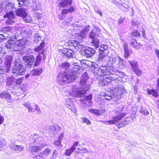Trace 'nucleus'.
I'll use <instances>...</instances> for the list:
<instances>
[{
    "label": "nucleus",
    "instance_id": "12",
    "mask_svg": "<svg viewBox=\"0 0 159 159\" xmlns=\"http://www.w3.org/2000/svg\"><path fill=\"white\" fill-rule=\"evenodd\" d=\"M0 98L6 99L7 102H11V94L5 91L0 93Z\"/></svg>",
    "mask_w": 159,
    "mask_h": 159
},
{
    "label": "nucleus",
    "instance_id": "47",
    "mask_svg": "<svg viewBox=\"0 0 159 159\" xmlns=\"http://www.w3.org/2000/svg\"><path fill=\"white\" fill-rule=\"evenodd\" d=\"M23 77H21L17 79L16 80V83L17 84L20 85L23 82Z\"/></svg>",
    "mask_w": 159,
    "mask_h": 159
},
{
    "label": "nucleus",
    "instance_id": "22",
    "mask_svg": "<svg viewBox=\"0 0 159 159\" xmlns=\"http://www.w3.org/2000/svg\"><path fill=\"white\" fill-rule=\"evenodd\" d=\"M63 137V134H61L58 136V140L54 142L53 144L56 147L61 146V140Z\"/></svg>",
    "mask_w": 159,
    "mask_h": 159
},
{
    "label": "nucleus",
    "instance_id": "60",
    "mask_svg": "<svg viewBox=\"0 0 159 159\" xmlns=\"http://www.w3.org/2000/svg\"><path fill=\"white\" fill-rule=\"evenodd\" d=\"M4 145V144L3 143V140L2 139H0V148L2 147Z\"/></svg>",
    "mask_w": 159,
    "mask_h": 159
},
{
    "label": "nucleus",
    "instance_id": "32",
    "mask_svg": "<svg viewBox=\"0 0 159 159\" xmlns=\"http://www.w3.org/2000/svg\"><path fill=\"white\" fill-rule=\"evenodd\" d=\"M127 124V121L126 120L121 121L117 123L116 125L118 128H121L125 126Z\"/></svg>",
    "mask_w": 159,
    "mask_h": 159
},
{
    "label": "nucleus",
    "instance_id": "11",
    "mask_svg": "<svg viewBox=\"0 0 159 159\" xmlns=\"http://www.w3.org/2000/svg\"><path fill=\"white\" fill-rule=\"evenodd\" d=\"M99 69L102 73V75L103 76L110 75L111 72L109 69V67L106 66H101Z\"/></svg>",
    "mask_w": 159,
    "mask_h": 159
},
{
    "label": "nucleus",
    "instance_id": "64",
    "mask_svg": "<svg viewBox=\"0 0 159 159\" xmlns=\"http://www.w3.org/2000/svg\"><path fill=\"white\" fill-rule=\"evenodd\" d=\"M124 20V19H122L121 17L118 20V23L119 24L122 23Z\"/></svg>",
    "mask_w": 159,
    "mask_h": 159
},
{
    "label": "nucleus",
    "instance_id": "48",
    "mask_svg": "<svg viewBox=\"0 0 159 159\" xmlns=\"http://www.w3.org/2000/svg\"><path fill=\"white\" fill-rule=\"evenodd\" d=\"M23 146L16 145V146L15 149L16 151H21L23 150Z\"/></svg>",
    "mask_w": 159,
    "mask_h": 159
},
{
    "label": "nucleus",
    "instance_id": "63",
    "mask_svg": "<svg viewBox=\"0 0 159 159\" xmlns=\"http://www.w3.org/2000/svg\"><path fill=\"white\" fill-rule=\"evenodd\" d=\"M27 108L28 109L29 111H34V109H33L32 107L30 106H28Z\"/></svg>",
    "mask_w": 159,
    "mask_h": 159
},
{
    "label": "nucleus",
    "instance_id": "55",
    "mask_svg": "<svg viewBox=\"0 0 159 159\" xmlns=\"http://www.w3.org/2000/svg\"><path fill=\"white\" fill-rule=\"evenodd\" d=\"M79 143L78 141H76L74 143L73 145L71 147L73 148V149L75 150L76 148L75 147L77 146L78 145Z\"/></svg>",
    "mask_w": 159,
    "mask_h": 159
},
{
    "label": "nucleus",
    "instance_id": "41",
    "mask_svg": "<svg viewBox=\"0 0 159 159\" xmlns=\"http://www.w3.org/2000/svg\"><path fill=\"white\" fill-rule=\"evenodd\" d=\"M82 120H83V122L84 123H86L87 125H90L91 122L87 118L85 117H82L81 118Z\"/></svg>",
    "mask_w": 159,
    "mask_h": 159
},
{
    "label": "nucleus",
    "instance_id": "50",
    "mask_svg": "<svg viewBox=\"0 0 159 159\" xmlns=\"http://www.w3.org/2000/svg\"><path fill=\"white\" fill-rule=\"evenodd\" d=\"M38 144L39 145V147L41 148H44L47 146V145L45 142L43 141V140L42 142H40V143Z\"/></svg>",
    "mask_w": 159,
    "mask_h": 159
},
{
    "label": "nucleus",
    "instance_id": "7",
    "mask_svg": "<svg viewBox=\"0 0 159 159\" xmlns=\"http://www.w3.org/2000/svg\"><path fill=\"white\" fill-rule=\"evenodd\" d=\"M51 150L50 148H45L44 151L40 152L38 155L35 157V159H44L51 153Z\"/></svg>",
    "mask_w": 159,
    "mask_h": 159
},
{
    "label": "nucleus",
    "instance_id": "49",
    "mask_svg": "<svg viewBox=\"0 0 159 159\" xmlns=\"http://www.w3.org/2000/svg\"><path fill=\"white\" fill-rule=\"evenodd\" d=\"M6 53L4 48L0 47V56H2Z\"/></svg>",
    "mask_w": 159,
    "mask_h": 159
},
{
    "label": "nucleus",
    "instance_id": "20",
    "mask_svg": "<svg viewBox=\"0 0 159 159\" xmlns=\"http://www.w3.org/2000/svg\"><path fill=\"white\" fill-rule=\"evenodd\" d=\"M1 32L5 35H6L7 34H11V27H6L3 28L1 30ZM7 38H10L11 35L8 34L7 36H6Z\"/></svg>",
    "mask_w": 159,
    "mask_h": 159
},
{
    "label": "nucleus",
    "instance_id": "35",
    "mask_svg": "<svg viewBox=\"0 0 159 159\" xmlns=\"http://www.w3.org/2000/svg\"><path fill=\"white\" fill-rule=\"evenodd\" d=\"M74 150L73 148L71 147L70 148L66 150L65 154L68 156H70Z\"/></svg>",
    "mask_w": 159,
    "mask_h": 159
},
{
    "label": "nucleus",
    "instance_id": "29",
    "mask_svg": "<svg viewBox=\"0 0 159 159\" xmlns=\"http://www.w3.org/2000/svg\"><path fill=\"white\" fill-rule=\"evenodd\" d=\"M129 63L133 70L134 69L138 67L137 62L135 61L134 60H133L132 61H129Z\"/></svg>",
    "mask_w": 159,
    "mask_h": 159
},
{
    "label": "nucleus",
    "instance_id": "5",
    "mask_svg": "<svg viewBox=\"0 0 159 159\" xmlns=\"http://www.w3.org/2000/svg\"><path fill=\"white\" fill-rule=\"evenodd\" d=\"M75 10V7L73 6H70L68 9L64 8L62 9L60 15H58V17L60 20H62L63 18L66 17V15L70 13L74 12Z\"/></svg>",
    "mask_w": 159,
    "mask_h": 159
},
{
    "label": "nucleus",
    "instance_id": "30",
    "mask_svg": "<svg viewBox=\"0 0 159 159\" xmlns=\"http://www.w3.org/2000/svg\"><path fill=\"white\" fill-rule=\"evenodd\" d=\"M156 91H157L154 89H148L147 90V93L148 95L152 94L153 96L157 97L158 96V94Z\"/></svg>",
    "mask_w": 159,
    "mask_h": 159
},
{
    "label": "nucleus",
    "instance_id": "37",
    "mask_svg": "<svg viewBox=\"0 0 159 159\" xmlns=\"http://www.w3.org/2000/svg\"><path fill=\"white\" fill-rule=\"evenodd\" d=\"M25 22L26 23H30L32 20L31 17L28 14L24 18H23Z\"/></svg>",
    "mask_w": 159,
    "mask_h": 159
},
{
    "label": "nucleus",
    "instance_id": "4",
    "mask_svg": "<svg viewBox=\"0 0 159 159\" xmlns=\"http://www.w3.org/2000/svg\"><path fill=\"white\" fill-rule=\"evenodd\" d=\"M58 53L63 57L70 58L73 57L74 52L70 49L63 48L59 50Z\"/></svg>",
    "mask_w": 159,
    "mask_h": 159
},
{
    "label": "nucleus",
    "instance_id": "58",
    "mask_svg": "<svg viewBox=\"0 0 159 159\" xmlns=\"http://www.w3.org/2000/svg\"><path fill=\"white\" fill-rule=\"evenodd\" d=\"M155 52L158 59L159 60V50L158 49H156L155 50Z\"/></svg>",
    "mask_w": 159,
    "mask_h": 159
},
{
    "label": "nucleus",
    "instance_id": "25",
    "mask_svg": "<svg viewBox=\"0 0 159 159\" xmlns=\"http://www.w3.org/2000/svg\"><path fill=\"white\" fill-rule=\"evenodd\" d=\"M43 69L42 68L38 69H34L32 70L31 71V74L32 75H39L42 72Z\"/></svg>",
    "mask_w": 159,
    "mask_h": 159
},
{
    "label": "nucleus",
    "instance_id": "46",
    "mask_svg": "<svg viewBox=\"0 0 159 159\" xmlns=\"http://www.w3.org/2000/svg\"><path fill=\"white\" fill-rule=\"evenodd\" d=\"M35 38L34 41L35 43H38L39 41L41 40V37L39 36L38 34H36L35 35Z\"/></svg>",
    "mask_w": 159,
    "mask_h": 159
},
{
    "label": "nucleus",
    "instance_id": "33",
    "mask_svg": "<svg viewBox=\"0 0 159 159\" xmlns=\"http://www.w3.org/2000/svg\"><path fill=\"white\" fill-rule=\"evenodd\" d=\"M91 44L95 48H97L99 46V40L97 38L93 39L91 41Z\"/></svg>",
    "mask_w": 159,
    "mask_h": 159
},
{
    "label": "nucleus",
    "instance_id": "15",
    "mask_svg": "<svg viewBox=\"0 0 159 159\" xmlns=\"http://www.w3.org/2000/svg\"><path fill=\"white\" fill-rule=\"evenodd\" d=\"M95 52L94 49L89 47L84 50V55L87 57H90L95 53Z\"/></svg>",
    "mask_w": 159,
    "mask_h": 159
},
{
    "label": "nucleus",
    "instance_id": "3",
    "mask_svg": "<svg viewBox=\"0 0 159 159\" xmlns=\"http://www.w3.org/2000/svg\"><path fill=\"white\" fill-rule=\"evenodd\" d=\"M127 114L126 112H123L121 111H116L115 115L112 117V119L109 120L107 122L109 124H114L117 121H119L125 117Z\"/></svg>",
    "mask_w": 159,
    "mask_h": 159
},
{
    "label": "nucleus",
    "instance_id": "43",
    "mask_svg": "<svg viewBox=\"0 0 159 159\" xmlns=\"http://www.w3.org/2000/svg\"><path fill=\"white\" fill-rule=\"evenodd\" d=\"M78 149L80 150L79 152L82 154L83 153H87L88 152V150L86 148H84L82 149ZM79 152H75L77 154H78Z\"/></svg>",
    "mask_w": 159,
    "mask_h": 159
},
{
    "label": "nucleus",
    "instance_id": "17",
    "mask_svg": "<svg viewBox=\"0 0 159 159\" xmlns=\"http://www.w3.org/2000/svg\"><path fill=\"white\" fill-rule=\"evenodd\" d=\"M71 77V76L63 74L58 77V79H59V81L64 83L67 82L69 79H70Z\"/></svg>",
    "mask_w": 159,
    "mask_h": 159
},
{
    "label": "nucleus",
    "instance_id": "42",
    "mask_svg": "<svg viewBox=\"0 0 159 159\" xmlns=\"http://www.w3.org/2000/svg\"><path fill=\"white\" fill-rule=\"evenodd\" d=\"M113 3L117 7H119L121 5V0H113Z\"/></svg>",
    "mask_w": 159,
    "mask_h": 159
},
{
    "label": "nucleus",
    "instance_id": "57",
    "mask_svg": "<svg viewBox=\"0 0 159 159\" xmlns=\"http://www.w3.org/2000/svg\"><path fill=\"white\" fill-rule=\"evenodd\" d=\"M92 98V96L91 94H89L86 97V101H90L91 100Z\"/></svg>",
    "mask_w": 159,
    "mask_h": 159
},
{
    "label": "nucleus",
    "instance_id": "28",
    "mask_svg": "<svg viewBox=\"0 0 159 159\" xmlns=\"http://www.w3.org/2000/svg\"><path fill=\"white\" fill-rule=\"evenodd\" d=\"M34 143H35L36 144H39L40 142H42L43 139L41 137L37 135H35L34 136Z\"/></svg>",
    "mask_w": 159,
    "mask_h": 159
},
{
    "label": "nucleus",
    "instance_id": "27",
    "mask_svg": "<svg viewBox=\"0 0 159 159\" xmlns=\"http://www.w3.org/2000/svg\"><path fill=\"white\" fill-rule=\"evenodd\" d=\"M68 46L75 47L79 44V42L76 40H70L67 43Z\"/></svg>",
    "mask_w": 159,
    "mask_h": 159
},
{
    "label": "nucleus",
    "instance_id": "24",
    "mask_svg": "<svg viewBox=\"0 0 159 159\" xmlns=\"http://www.w3.org/2000/svg\"><path fill=\"white\" fill-rule=\"evenodd\" d=\"M107 55L104 52V51L103 50H99V54L98 55V61H102L104 59Z\"/></svg>",
    "mask_w": 159,
    "mask_h": 159
},
{
    "label": "nucleus",
    "instance_id": "59",
    "mask_svg": "<svg viewBox=\"0 0 159 159\" xmlns=\"http://www.w3.org/2000/svg\"><path fill=\"white\" fill-rule=\"evenodd\" d=\"M40 62V61H39L35 60V61L34 62V66H37L39 64Z\"/></svg>",
    "mask_w": 159,
    "mask_h": 159
},
{
    "label": "nucleus",
    "instance_id": "36",
    "mask_svg": "<svg viewBox=\"0 0 159 159\" xmlns=\"http://www.w3.org/2000/svg\"><path fill=\"white\" fill-rule=\"evenodd\" d=\"M129 5L125 3H123L119 7V8L122 10L126 11L129 8Z\"/></svg>",
    "mask_w": 159,
    "mask_h": 159
},
{
    "label": "nucleus",
    "instance_id": "1",
    "mask_svg": "<svg viewBox=\"0 0 159 159\" xmlns=\"http://www.w3.org/2000/svg\"><path fill=\"white\" fill-rule=\"evenodd\" d=\"M25 45V41L24 39L16 41L11 38L5 44L7 48L11 49L14 51H20L23 49Z\"/></svg>",
    "mask_w": 159,
    "mask_h": 159
},
{
    "label": "nucleus",
    "instance_id": "38",
    "mask_svg": "<svg viewBox=\"0 0 159 159\" xmlns=\"http://www.w3.org/2000/svg\"><path fill=\"white\" fill-rule=\"evenodd\" d=\"M68 108L75 114H76L77 113V111L75 106L72 104L69 105Z\"/></svg>",
    "mask_w": 159,
    "mask_h": 159
},
{
    "label": "nucleus",
    "instance_id": "6",
    "mask_svg": "<svg viewBox=\"0 0 159 159\" xmlns=\"http://www.w3.org/2000/svg\"><path fill=\"white\" fill-rule=\"evenodd\" d=\"M23 59L25 65L28 67L31 66L34 61V57L33 55L25 56L23 57Z\"/></svg>",
    "mask_w": 159,
    "mask_h": 159
},
{
    "label": "nucleus",
    "instance_id": "16",
    "mask_svg": "<svg viewBox=\"0 0 159 159\" xmlns=\"http://www.w3.org/2000/svg\"><path fill=\"white\" fill-rule=\"evenodd\" d=\"M113 75L115 77V78H114L116 82L119 83L124 77V73L123 72L119 71L117 72L116 74H114Z\"/></svg>",
    "mask_w": 159,
    "mask_h": 159
},
{
    "label": "nucleus",
    "instance_id": "40",
    "mask_svg": "<svg viewBox=\"0 0 159 159\" xmlns=\"http://www.w3.org/2000/svg\"><path fill=\"white\" fill-rule=\"evenodd\" d=\"M40 6L39 4H36L35 3L33 5V11L38 10L40 9Z\"/></svg>",
    "mask_w": 159,
    "mask_h": 159
},
{
    "label": "nucleus",
    "instance_id": "39",
    "mask_svg": "<svg viewBox=\"0 0 159 159\" xmlns=\"http://www.w3.org/2000/svg\"><path fill=\"white\" fill-rule=\"evenodd\" d=\"M133 71L138 76H140L142 73V71L138 67L134 69Z\"/></svg>",
    "mask_w": 159,
    "mask_h": 159
},
{
    "label": "nucleus",
    "instance_id": "34",
    "mask_svg": "<svg viewBox=\"0 0 159 159\" xmlns=\"http://www.w3.org/2000/svg\"><path fill=\"white\" fill-rule=\"evenodd\" d=\"M40 148L39 146H33L30 147V152L31 153H36L39 151Z\"/></svg>",
    "mask_w": 159,
    "mask_h": 159
},
{
    "label": "nucleus",
    "instance_id": "18",
    "mask_svg": "<svg viewBox=\"0 0 159 159\" xmlns=\"http://www.w3.org/2000/svg\"><path fill=\"white\" fill-rule=\"evenodd\" d=\"M16 15L18 16L24 18L26 16L27 13L25 11L24 9L19 8L16 11Z\"/></svg>",
    "mask_w": 159,
    "mask_h": 159
},
{
    "label": "nucleus",
    "instance_id": "52",
    "mask_svg": "<svg viewBox=\"0 0 159 159\" xmlns=\"http://www.w3.org/2000/svg\"><path fill=\"white\" fill-rule=\"evenodd\" d=\"M5 72H6V69L3 66H0V74H4Z\"/></svg>",
    "mask_w": 159,
    "mask_h": 159
},
{
    "label": "nucleus",
    "instance_id": "51",
    "mask_svg": "<svg viewBox=\"0 0 159 159\" xmlns=\"http://www.w3.org/2000/svg\"><path fill=\"white\" fill-rule=\"evenodd\" d=\"M27 0H17L20 7H21L24 5L25 2H26Z\"/></svg>",
    "mask_w": 159,
    "mask_h": 159
},
{
    "label": "nucleus",
    "instance_id": "13",
    "mask_svg": "<svg viewBox=\"0 0 159 159\" xmlns=\"http://www.w3.org/2000/svg\"><path fill=\"white\" fill-rule=\"evenodd\" d=\"M89 111L95 115L100 116L102 115L105 112V110L104 109L102 108H100L99 109H90L89 110Z\"/></svg>",
    "mask_w": 159,
    "mask_h": 159
},
{
    "label": "nucleus",
    "instance_id": "10",
    "mask_svg": "<svg viewBox=\"0 0 159 159\" xmlns=\"http://www.w3.org/2000/svg\"><path fill=\"white\" fill-rule=\"evenodd\" d=\"M86 92V91L84 89L80 90L78 89H75L74 90H72L71 93L73 96L75 98L80 97L82 95L85 94Z\"/></svg>",
    "mask_w": 159,
    "mask_h": 159
},
{
    "label": "nucleus",
    "instance_id": "31",
    "mask_svg": "<svg viewBox=\"0 0 159 159\" xmlns=\"http://www.w3.org/2000/svg\"><path fill=\"white\" fill-rule=\"evenodd\" d=\"M131 35L132 37H140L141 36V34L140 32L137 30H134L131 33Z\"/></svg>",
    "mask_w": 159,
    "mask_h": 159
},
{
    "label": "nucleus",
    "instance_id": "2",
    "mask_svg": "<svg viewBox=\"0 0 159 159\" xmlns=\"http://www.w3.org/2000/svg\"><path fill=\"white\" fill-rule=\"evenodd\" d=\"M25 71V69L23 66L19 63H16L12 69V72L15 76L23 75Z\"/></svg>",
    "mask_w": 159,
    "mask_h": 159
},
{
    "label": "nucleus",
    "instance_id": "8",
    "mask_svg": "<svg viewBox=\"0 0 159 159\" xmlns=\"http://www.w3.org/2000/svg\"><path fill=\"white\" fill-rule=\"evenodd\" d=\"M5 18H7L8 19L6 21V23L7 24L11 25L14 23L13 19H14V15L12 11H10L6 13L4 16Z\"/></svg>",
    "mask_w": 159,
    "mask_h": 159
},
{
    "label": "nucleus",
    "instance_id": "53",
    "mask_svg": "<svg viewBox=\"0 0 159 159\" xmlns=\"http://www.w3.org/2000/svg\"><path fill=\"white\" fill-rule=\"evenodd\" d=\"M95 33L93 32H91L89 34V37L92 39L93 40L94 39H96L95 38Z\"/></svg>",
    "mask_w": 159,
    "mask_h": 159
},
{
    "label": "nucleus",
    "instance_id": "26",
    "mask_svg": "<svg viewBox=\"0 0 159 159\" xmlns=\"http://www.w3.org/2000/svg\"><path fill=\"white\" fill-rule=\"evenodd\" d=\"M45 45V43L43 41H42L40 45L38 47L35 48L34 49V51L35 52H39L43 50Z\"/></svg>",
    "mask_w": 159,
    "mask_h": 159
},
{
    "label": "nucleus",
    "instance_id": "45",
    "mask_svg": "<svg viewBox=\"0 0 159 159\" xmlns=\"http://www.w3.org/2000/svg\"><path fill=\"white\" fill-rule=\"evenodd\" d=\"M12 61V58L11 56H7L5 59V63L11 64Z\"/></svg>",
    "mask_w": 159,
    "mask_h": 159
},
{
    "label": "nucleus",
    "instance_id": "62",
    "mask_svg": "<svg viewBox=\"0 0 159 159\" xmlns=\"http://www.w3.org/2000/svg\"><path fill=\"white\" fill-rule=\"evenodd\" d=\"M4 39V36L2 34H0V42L2 41Z\"/></svg>",
    "mask_w": 159,
    "mask_h": 159
},
{
    "label": "nucleus",
    "instance_id": "44",
    "mask_svg": "<svg viewBox=\"0 0 159 159\" xmlns=\"http://www.w3.org/2000/svg\"><path fill=\"white\" fill-rule=\"evenodd\" d=\"M11 64L5 63V66L4 67L6 69V72H8L10 68Z\"/></svg>",
    "mask_w": 159,
    "mask_h": 159
},
{
    "label": "nucleus",
    "instance_id": "23",
    "mask_svg": "<svg viewBox=\"0 0 159 159\" xmlns=\"http://www.w3.org/2000/svg\"><path fill=\"white\" fill-rule=\"evenodd\" d=\"M111 92H110V91H107L105 94V99L106 100H111V98L114 96V91L111 90H110Z\"/></svg>",
    "mask_w": 159,
    "mask_h": 159
},
{
    "label": "nucleus",
    "instance_id": "19",
    "mask_svg": "<svg viewBox=\"0 0 159 159\" xmlns=\"http://www.w3.org/2000/svg\"><path fill=\"white\" fill-rule=\"evenodd\" d=\"M123 48L124 50V57L127 58L130 55V52L128 49V44L125 43L123 44Z\"/></svg>",
    "mask_w": 159,
    "mask_h": 159
},
{
    "label": "nucleus",
    "instance_id": "56",
    "mask_svg": "<svg viewBox=\"0 0 159 159\" xmlns=\"http://www.w3.org/2000/svg\"><path fill=\"white\" fill-rule=\"evenodd\" d=\"M157 84L156 86V89L157 91L159 92V78L157 79Z\"/></svg>",
    "mask_w": 159,
    "mask_h": 159
},
{
    "label": "nucleus",
    "instance_id": "54",
    "mask_svg": "<svg viewBox=\"0 0 159 159\" xmlns=\"http://www.w3.org/2000/svg\"><path fill=\"white\" fill-rule=\"evenodd\" d=\"M35 18L37 19H40L41 18V15L40 13H38L36 12L34 14Z\"/></svg>",
    "mask_w": 159,
    "mask_h": 159
},
{
    "label": "nucleus",
    "instance_id": "9",
    "mask_svg": "<svg viewBox=\"0 0 159 159\" xmlns=\"http://www.w3.org/2000/svg\"><path fill=\"white\" fill-rule=\"evenodd\" d=\"M113 80H115L113 77H106L100 80L99 84L102 86H105L111 84Z\"/></svg>",
    "mask_w": 159,
    "mask_h": 159
},
{
    "label": "nucleus",
    "instance_id": "61",
    "mask_svg": "<svg viewBox=\"0 0 159 159\" xmlns=\"http://www.w3.org/2000/svg\"><path fill=\"white\" fill-rule=\"evenodd\" d=\"M36 60L39 61H41V57L40 55V54L38 55L36 57Z\"/></svg>",
    "mask_w": 159,
    "mask_h": 159
},
{
    "label": "nucleus",
    "instance_id": "14",
    "mask_svg": "<svg viewBox=\"0 0 159 159\" xmlns=\"http://www.w3.org/2000/svg\"><path fill=\"white\" fill-rule=\"evenodd\" d=\"M130 45L132 47L136 49H138L141 48L142 46L140 43L137 42L135 39H132L130 41Z\"/></svg>",
    "mask_w": 159,
    "mask_h": 159
},
{
    "label": "nucleus",
    "instance_id": "21",
    "mask_svg": "<svg viewBox=\"0 0 159 159\" xmlns=\"http://www.w3.org/2000/svg\"><path fill=\"white\" fill-rule=\"evenodd\" d=\"M72 3V0H64L59 3L60 7L64 8L68 5H71Z\"/></svg>",
    "mask_w": 159,
    "mask_h": 159
}]
</instances>
